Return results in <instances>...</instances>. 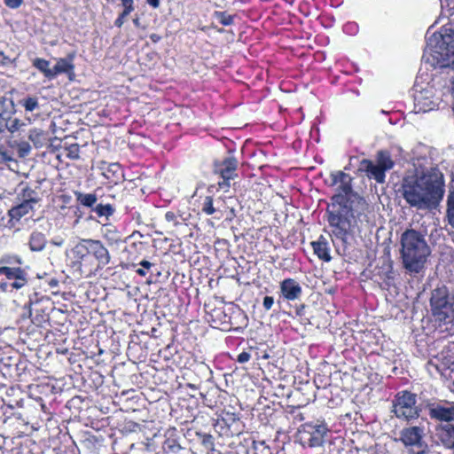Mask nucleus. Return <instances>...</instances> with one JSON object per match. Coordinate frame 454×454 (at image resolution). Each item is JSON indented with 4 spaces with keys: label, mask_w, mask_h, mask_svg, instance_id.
Returning <instances> with one entry per match:
<instances>
[{
    "label": "nucleus",
    "mask_w": 454,
    "mask_h": 454,
    "mask_svg": "<svg viewBox=\"0 0 454 454\" xmlns=\"http://www.w3.org/2000/svg\"><path fill=\"white\" fill-rule=\"evenodd\" d=\"M330 186H336L337 192L331 197L333 209H326L327 222L333 235L343 243L349 236L361 233L368 223L369 205L364 197L354 192L353 177L344 171L330 174Z\"/></svg>",
    "instance_id": "obj_1"
},
{
    "label": "nucleus",
    "mask_w": 454,
    "mask_h": 454,
    "mask_svg": "<svg viewBox=\"0 0 454 454\" xmlns=\"http://www.w3.org/2000/svg\"><path fill=\"white\" fill-rule=\"evenodd\" d=\"M399 193L411 207L418 210L435 209L445 193L443 174L437 168L403 177Z\"/></svg>",
    "instance_id": "obj_2"
},
{
    "label": "nucleus",
    "mask_w": 454,
    "mask_h": 454,
    "mask_svg": "<svg viewBox=\"0 0 454 454\" xmlns=\"http://www.w3.org/2000/svg\"><path fill=\"white\" fill-rule=\"evenodd\" d=\"M111 261L108 249L99 239H82L70 251L69 267L73 273L90 278Z\"/></svg>",
    "instance_id": "obj_3"
},
{
    "label": "nucleus",
    "mask_w": 454,
    "mask_h": 454,
    "mask_svg": "<svg viewBox=\"0 0 454 454\" xmlns=\"http://www.w3.org/2000/svg\"><path fill=\"white\" fill-rule=\"evenodd\" d=\"M400 244L403 267L409 272L419 273L430 254V248L424 235L414 229H407L401 235Z\"/></svg>",
    "instance_id": "obj_4"
},
{
    "label": "nucleus",
    "mask_w": 454,
    "mask_h": 454,
    "mask_svg": "<svg viewBox=\"0 0 454 454\" xmlns=\"http://www.w3.org/2000/svg\"><path fill=\"white\" fill-rule=\"evenodd\" d=\"M22 260L19 255L4 254L0 258V290L4 293H12L26 286L29 275L26 268L21 267Z\"/></svg>",
    "instance_id": "obj_5"
},
{
    "label": "nucleus",
    "mask_w": 454,
    "mask_h": 454,
    "mask_svg": "<svg viewBox=\"0 0 454 454\" xmlns=\"http://www.w3.org/2000/svg\"><path fill=\"white\" fill-rule=\"evenodd\" d=\"M429 305L434 322L445 325L454 320V294L446 286L432 290Z\"/></svg>",
    "instance_id": "obj_6"
},
{
    "label": "nucleus",
    "mask_w": 454,
    "mask_h": 454,
    "mask_svg": "<svg viewBox=\"0 0 454 454\" xmlns=\"http://www.w3.org/2000/svg\"><path fill=\"white\" fill-rule=\"evenodd\" d=\"M395 163L388 150H379L376 153L375 162L369 159H363L359 163L358 170L364 172L369 179L378 184H384L386 172L391 170Z\"/></svg>",
    "instance_id": "obj_7"
},
{
    "label": "nucleus",
    "mask_w": 454,
    "mask_h": 454,
    "mask_svg": "<svg viewBox=\"0 0 454 454\" xmlns=\"http://www.w3.org/2000/svg\"><path fill=\"white\" fill-rule=\"evenodd\" d=\"M215 427L221 436L233 437L244 431L245 425L240 419L239 411L234 406L227 405L222 410Z\"/></svg>",
    "instance_id": "obj_8"
},
{
    "label": "nucleus",
    "mask_w": 454,
    "mask_h": 454,
    "mask_svg": "<svg viewBox=\"0 0 454 454\" xmlns=\"http://www.w3.org/2000/svg\"><path fill=\"white\" fill-rule=\"evenodd\" d=\"M416 403V394L408 390L399 391L393 400V412L397 419L407 421L416 419L419 417L420 411Z\"/></svg>",
    "instance_id": "obj_9"
},
{
    "label": "nucleus",
    "mask_w": 454,
    "mask_h": 454,
    "mask_svg": "<svg viewBox=\"0 0 454 454\" xmlns=\"http://www.w3.org/2000/svg\"><path fill=\"white\" fill-rule=\"evenodd\" d=\"M239 161L234 156L215 160L213 173L218 177V187L225 192L231 187V181L238 177Z\"/></svg>",
    "instance_id": "obj_10"
},
{
    "label": "nucleus",
    "mask_w": 454,
    "mask_h": 454,
    "mask_svg": "<svg viewBox=\"0 0 454 454\" xmlns=\"http://www.w3.org/2000/svg\"><path fill=\"white\" fill-rule=\"evenodd\" d=\"M329 431L325 421L317 423L308 422L301 425L300 433L301 439L310 448L320 447L325 442V438Z\"/></svg>",
    "instance_id": "obj_11"
},
{
    "label": "nucleus",
    "mask_w": 454,
    "mask_h": 454,
    "mask_svg": "<svg viewBox=\"0 0 454 454\" xmlns=\"http://www.w3.org/2000/svg\"><path fill=\"white\" fill-rule=\"evenodd\" d=\"M449 406L438 403H429L427 404L428 416L431 419L445 422V424L454 421V403H448Z\"/></svg>",
    "instance_id": "obj_12"
},
{
    "label": "nucleus",
    "mask_w": 454,
    "mask_h": 454,
    "mask_svg": "<svg viewBox=\"0 0 454 454\" xmlns=\"http://www.w3.org/2000/svg\"><path fill=\"white\" fill-rule=\"evenodd\" d=\"M424 428L418 426L404 427L400 432V441L405 447H423Z\"/></svg>",
    "instance_id": "obj_13"
},
{
    "label": "nucleus",
    "mask_w": 454,
    "mask_h": 454,
    "mask_svg": "<svg viewBox=\"0 0 454 454\" xmlns=\"http://www.w3.org/2000/svg\"><path fill=\"white\" fill-rule=\"evenodd\" d=\"M280 296L286 301H295L301 296L302 288L297 280L287 278L279 283Z\"/></svg>",
    "instance_id": "obj_14"
},
{
    "label": "nucleus",
    "mask_w": 454,
    "mask_h": 454,
    "mask_svg": "<svg viewBox=\"0 0 454 454\" xmlns=\"http://www.w3.org/2000/svg\"><path fill=\"white\" fill-rule=\"evenodd\" d=\"M37 184L33 187L32 185L26 184L17 193L16 199L24 202L29 203L35 207L39 206L43 199V193L40 191V184L42 181H37Z\"/></svg>",
    "instance_id": "obj_15"
},
{
    "label": "nucleus",
    "mask_w": 454,
    "mask_h": 454,
    "mask_svg": "<svg viewBox=\"0 0 454 454\" xmlns=\"http://www.w3.org/2000/svg\"><path fill=\"white\" fill-rule=\"evenodd\" d=\"M35 206L24 202L22 200H19V203L13 207H12L8 210V216L9 221L8 223L11 224V226H14L16 223H18L20 219L26 215H27L30 213H33L35 211Z\"/></svg>",
    "instance_id": "obj_16"
},
{
    "label": "nucleus",
    "mask_w": 454,
    "mask_h": 454,
    "mask_svg": "<svg viewBox=\"0 0 454 454\" xmlns=\"http://www.w3.org/2000/svg\"><path fill=\"white\" fill-rule=\"evenodd\" d=\"M29 316L31 322L37 327H44L49 324L47 309L39 301L30 302Z\"/></svg>",
    "instance_id": "obj_17"
},
{
    "label": "nucleus",
    "mask_w": 454,
    "mask_h": 454,
    "mask_svg": "<svg viewBox=\"0 0 454 454\" xmlns=\"http://www.w3.org/2000/svg\"><path fill=\"white\" fill-rule=\"evenodd\" d=\"M313 249V253L317 257L325 262L332 260L331 249L326 238L324 235H320L317 240L310 243Z\"/></svg>",
    "instance_id": "obj_18"
},
{
    "label": "nucleus",
    "mask_w": 454,
    "mask_h": 454,
    "mask_svg": "<svg viewBox=\"0 0 454 454\" xmlns=\"http://www.w3.org/2000/svg\"><path fill=\"white\" fill-rule=\"evenodd\" d=\"M209 315L211 317L210 321L212 325H214V327H218L224 331L238 330L239 328L232 325L230 317L225 314L223 308L213 309Z\"/></svg>",
    "instance_id": "obj_19"
},
{
    "label": "nucleus",
    "mask_w": 454,
    "mask_h": 454,
    "mask_svg": "<svg viewBox=\"0 0 454 454\" xmlns=\"http://www.w3.org/2000/svg\"><path fill=\"white\" fill-rule=\"evenodd\" d=\"M16 356H3L0 358V374L3 379L12 381L17 378Z\"/></svg>",
    "instance_id": "obj_20"
},
{
    "label": "nucleus",
    "mask_w": 454,
    "mask_h": 454,
    "mask_svg": "<svg viewBox=\"0 0 454 454\" xmlns=\"http://www.w3.org/2000/svg\"><path fill=\"white\" fill-rule=\"evenodd\" d=\"M436 435L447 448H454V421L435 427Z\"/></svg>",
    "instance_id": "obj_21"
},
{
    "label": "nucleus",
    "mask_w": 454,
    "mask_h": 454,
    "mask_svg": "<svg viewBox=\"0 0 454 454\" xmlns=\"http://www.w3.org/2000/svg\"><path fill=\"white\" fill-rule=\"evenodd\" d=\"M74 58V54H68L67 58L59 59L56 65L53 67L54 77L59 74H67L73 72L74 69V65L73 64Z\"/></svg>",
    "instance_id": "obj_22"
},
{
    "label": "nucleus",
    "mask_w": 454,
    "mask_h": 454,
    "mask_svg": "<svg viewBox=\"0 0 454 454\" xmlns=\"http://www.w3.org/2000/svg\"><path fill=\"white\" fill-rule=\"evenodd\" d=\"M158 444L156 442H138L130 447L129 454H156Z\"/></svg>",
    "instance_id": "obj_23"
},
{
    "label": "nucleus",
    "mask_w": 454,
    "mask_h": 454,
    "mask_svg": "<svg viewBox=\"0 0 454 454\" xmlns=\"http://www.w3.org/2000/svg\"><path fill=\"white\" fill-rule=\"evenodd\" d=\"M28 139L33 143L35 148H42L50 141L48 131L39 129H31L28 134Z\"/></svg>",
    "instance_id": "obj_24"
},
{
    "label": "nucleus",
    "mask_w": 454,
    "mask_h": 454,
    "mask_svg": "<svg viewBox=\"0 0 454 454\" xmlns=\"http://www.w3.org/2000/svg\"><path fill=\"white\" fill-rule=\"evenodd\" d=\"M47 244L45 235L40 231H33L28 239V247L33 252H40L44 249Z\"/></svg>",
    "instance_id": "obj_25"
},
{
    "label": "nucleus",
    "mask_w": 454,
    "mask_h": 454,
    "mask_svg": "<svg viewBox=\"0 0 454 454\" xmlns=\"http://www.w3.org/2000/svg\"><path fill=\"white\" fill-rule=\"evenodd\" d=\"M103 238L108 242L109 245H116L121 241V233L115 226L112 224H105L102 227Z\"/></svg>",
    "instance_id": "obj_26"
},
{
    "label": "nucleus",
    "mask_w": 454,
    "mask_h": 454,
    "mask_svg": "<svg viewBox=\"0 0 454 454\" xmlns=\"http://www.w3.org/2000/svg\"><path fill=\"white\" fill-rule=\"evenodd\" d=\"M32 65L34 67L38 69L41 73H43L44 77H46L48 79L54 78L53 68L52 69L50 68V61L49 60H47L45 59H42V58H35V59H33Z\"/></svg>",
    "instance_id": "obj_27"
},
{
    "label": "nucleus",
    "mask_w": 454,
    "mask_h": 454,
    "mask_svg": "<svg viewBox=\"0 0 454 454\" xmlns=\"http://www.w3.org/2000/svg\"><path fill=\"white\" fill-rule=\"evenodd\" d=\"M77 201L83 207H89L92 210L98 200V197L95 193H83L79 191L74 192Z\"/></svg>",
    "instance_id": "obj_28"
},
{
    "label": "nucleus",
    "mask_w": 454,
    "mask_h": 454,
    "mask_svg": "<svg viewBox=\"0 0 454 454\" xmlns=\"http://www.w3.org/2000/svg\"><path fill=\"white\" fill-rule=\"evenodd\" d=\"M17 364V378L12 379V381L27 382V361L16 356Z\"/></svg>",
    "instance_id": "obj_29"
},
{
    "label": "nucleus",
    "mask_w": 454,
    "mask_h": 454,
    "mask_svg": "<svg viewBox=\"0 0 454 454\" xmlns=\"http://www.w3.org/2000/svg\"><path fill=\"white\" fill-rule=\"evenodd\" d=\"M442 38L446 57H454V30H450L449 34L443 35Z\"/></svg>",
    "instance_id": "obj_30"
},
{
    "label": "nucleus",
    "mask_w": 454,
    "mask_h": 454,
    "mask_svg": "<svg viewBox=\"0 0 454 454\" xmlns=\"http://www.w3.org/2000/svg\"><path fill=\"white\" fill-rule=\"evenodd\" d=\"M92 211L97 214L98 217H110L112 216L114 212L115 208L111 204H97L94 208H92Z\"/></svg>",
    "instance_id": "obj_31"
},
{
    "label": "nucleus",
    "mask_w": 454,
    "mask_h": 454,
    "mask_svg": "<svg viewBox=\"0 0 454 454\" xmlns=\"http://www.w3.org/2000/svg\"><path fill=\"white\" fill-rule=\"evenodd\" d=\"M162 449L167 453H177L181 450V446L176 438H167L163 444Z\"/></svg>",
    "instance_id": "obj_32"
},
{
    "label": "nucleus",
    "mask_w": 454,
    "mask_h": 454,
    "mask_svg": "<svg viewBox=\"0 0 454 454\" xmlns=\"http://www.w3.org/2000/svg\"><path fill=\"white\" fill-rule=\"evenodd\" d=\"M214 17L223 26H231L233 24V21H234V15H231L225 11H223V12L215 11L214 12Z\"/></svg>",
    "instance_id": "obj_33"
},
{
    "label": "nucleus",
    "mask_w": 454,
    "mask_h": 454,
    "mask_svg": "<svg viewBox=\"0 0 454 454\" xmlns=\"http://www.w3.org/2000/svg\"><path fill=\"white\" fill-rule=\"evenodd\" d=\"M148 426H152V422L143 421V423H137L129 421L125 425V429L131 433L139 434L141 430L146 429Z\"/></svg>",
    "instance_id": "obj_34"
},
{
    "label": "nucleus",
    "mask_w": 454,
    "mask_h": 454,
    "mask_svg": "<svg viewBox=\"0 0 454 454\" xmlns=\"http://www.w3.org/2000/svg\"><path fill=\"white\" fill-rule=\"evenodd\" d=\"M20 105L27 112H32L38 108V100L35 97H27L20 100Z\"/></svg>",
    "instance_id": "obj_35"
},
{
    "label": "nucleus",
    "mask_w": 454,
    "mask_h": 454,
    "mask_svg": "<svg viewBox=\"0 0 454 454\" xmlns=\"http://www.w3.org/2000/svg\"><path fill=\"white\" fill-rule=\"evenodd\" d=\"M12 100L1 97L0 98V117L4 118L5 116L9 115L12 113Z\"/></svg>",
    "instance_id": "obj_36"
},
{
    "label": "nucleus",
    "mask_w": 454,
    "mask_h": 454,
    "mask_svg": "<svg viewBox=\"0 0 454 454\" xmlns=\"http://www.w3.org/2000/svg\"><path fill=\"white\" fill-rule=\"evenodd\" d=\"M151 422H152V426H148V427L146 429L141 430L139 433L145 438L144 442H155L154 438L158 434V432H159L158 428H156L154 427V424L153 421H151Z\"/></svg>",
    "instance_id": "obj_37"
},
{
    "label": "nucleus",
    "mask_w": 454,
    "mask_h": 454,
    "mask_svg": "<svg viewBox=\"0 0 454 454\" xmlns=\"http://www.w3.org/2000/svg\"><path fill=\"white\" fill-rule=\"evenodd\" d=\"M447 216L450 224L454 228V190L448 196Z\"/></svg>",
    "instance_id": "obj_38"
},
{
    "label": "nucleus",
    "mask_w": 454,
    "mask_h": 454,
    "mask_svg": "<svg viewBox=\"0 0 454 454\" xmlns=\"http://www.w3.org/2000/svg\"><path fill=\"white\" fill-rule=\"evenodd\" d=\"M213 202L212 196H206L202 203L201 211L207 215H213L215 212Z\"/></svg>",
    "instance_id": "obj_39"
},
{
    "label": "nucleus",
    "mask_w": 454,
    "mask_h": 454,
    "mask_svg": "<svg viewBox=\"0 0 454 454\" xmlns=\"http://www.w3.org/2000/svg\"><path fill=\"white\" fill-rule=\"evenodd\" d=\"M16 150L20 158H25L29 154L31 146L28 142L24 141L17 144Z\"/></svg>",
    "instance_id": "obj_40"
},
{
    "label": "nucleus",
    "mask_w": 454,
    "mask_h": 454,
    "mask_svg": "<svg viewBox=\"0 0 454 454\" xmlns=\"http://www.w3.org/2000/svg\"><path fill=\"white\" fill-rule=\"evenodd\" d=\"M67 157L71 160H77L80 157V148L77 144H73L67 147Z\"/></svg>",
    "instance_id": "obj_41"
},
{
    "label": "nucleus",
    "mask_w": 454,
    "mask_h": 454,
    "mask_svg": "<svg viewBox=\"0 0 454 454\" xmlns=\"http://www.w3.org/2000/svg\"><path fill=\"white\" fill-rule=\"evenodd\" d=\"M179 218H181V215L176 214L174 211H168L165 214V219L168 223H171L174 226H178L181 224V222L179 221Z\"/></svg>",
    "instance_id": "obj_42"
},
{
    "label": "nucleus",
    "mask_w": 454,
    "mask_h": 454,
    "mask_svg": "<svg viewBox=\"0 0 454 454\" xmlns=\"http://www.w3.org/2000/svg\"><path fill=\"white\" fill-rule=\"evenodd\" d=\"M201 444L207 450H213L214 448V438L211 434H204L201 435Z\"/></svg>",
    "instance_id": "obj_43"
},
{
    "label": "nucleus",
    "mask_w": 454,
    "mask_h": 454,
    "mask_svg": "<svg viewBox=\"0 0 454 454\" xmlns=\"http://www.w3.org/2000/svg\"><path fill=\"white\" fill-rule=\"evenodd\" d=\"M132 12L131 11H127V10H123L120 14L119 16L117 17V19L114 20V26L117 27H121L124 21H125V19Z\"/></svg>",
    "instance_id": "obj_44"
},
{
    "label": "nucleus",
    "mask_w": 454,
    "mask_h": 454,
    "mask_svg": "<svg viewBox=\"0 0 454 454\" xmlns=\"http://www.w3.org/2000/svg\"><path fill=\"white\" fill-rule=\"evenodd\" d=\"M58 200L61 202V208L67 207L72 201V197L69 194L63 193L58 196Z\"/></svg>",
    "instance_id": "obj_45"
},
{
    "label": "nucleus",
    "mask_w": 454,
    "mask_h": 454,
    "mask_svg": "<svg viewBox=\"0 0 454 454\" xmlns=\"http://www.w3.org/2000/svg\"><path fill=\"white\" fill-rule=\"evenodd\" d=\"M202 395L203 403L206 406H207V407H209L211 409H213V408H215L216 406L217 402L216 401H213L211 398L208 397L209 396V392H207L205 395Z\"/></svg>",
    "instance_id": "obj_46"
},
{
    "label": "nucleus",
    "mask_w": 454,
    "mask_h": 454,
    "mask_svg": "<svg viewBox=\"0 0 454 454\" xmlns=\"http://www.w3.org/2000/svg\"><path fill=\"white\" fill-rule=\"evenodd\" d=\"M4 3L11 9H18L23 4V0H4Z\"/></svg>",
    "instance_id": "obj_47"
},
{
    "label": "nucleus",
    "mask_w": 454,
    "mask_h": 454,
    "mask_svg": "<svg viewBox=\"0 0 454 454\" xmlns=\"http://www.w3.org/2000/svg\"><path fill=\"white\" fill-rule=\"evenodd\" d=\"M274 304V298L272 296H265L262 301V306L265 310H270Z\"/></svg>",
    "instance_id": "obj_48"
},
{
    "label": "nucleus",
    "mask_w": 454,
    "mask_h": 454,
    "mask_svg": "<svg viewBox=\"0 0 454 454\" xmlns=\"http://www.w3.org/2000/svg\"><path fill=\"white\" fill-rule=\"evenodd\" d=\"M250 358H251L250 353H248L247 351H243L238 356L237 362H239V364H244V363L248 362L250 360Z\"/></svg>",
    "instance_id": "obj_49"
},
{
    "label": "nucleus",
    "mask_w": 454,
    "mask_h": 454,
    "mask_svg": "<svg viewBox=\"0 0 454 454\" xmlns=\"http://www.w3.org/2000/svg\"><path fill=\"white\" fill-rule=\"evenodd\" d=\"M290 413L294 414V420L303 421L305 419L303 414L298 411V407H292Z\"/></svg>",
    "instance_id": "obj_50"
},
{
    "label": "nucleus",
    "mask_w": 454,
    "mask_h": 454,
    "mask_svg": "<svg viewBox=\"0 0 454 454\" xmlns=\"http://www.w3.org/2000/svg\"><path fill=\"white\" fill-rule=\"evenodd\" d=\"M121 2V5L123 6V10L131 11L135 10L134 7V0H120Z\"/></svg>",
    "instance_id": "obj_51"
},
{
    "label": "nucleus",
    "mask_w": 454,
    "mask_h": 454,
    "mask_svg": "<svg viewBox=\"0 0 454 454\" xmlns=\"http://www.w3.org/2000/svg\"><path fill=\"white\" fill-rule=\"evenodd\" d=\"M13 59L7 57L3 51L0 52V64L2 66H9L12 64Z\"/></svg>",
    "instance_id": "obj_52"
},
{
    "label": "nucleus",
    "mask_w": 454,
    "mask_h": 454,
    "mask_svg": "<svg viewBox=\"0 0 454 454\" xmlns=\"http://www.w3.org/2000/svg\"><path fill=\"white\" fill-rule=\"evenodd\" d=\"M144 247V244L143 242H134L130 245V249H135V250H137V249H140ZM129 253H131V250H129Z\"/></svg>",
    "instance_id": "obj_53"
},
{
    "label": "nucleus",
    "mask_w": 454,
    "mask_h": 454,
    "mask_svg": "<svg viewBox=\"0 0 454 454\" xmlns=\"http://www.w3.org/2000/svg\"><path fill=\"white\" fill-rule=\"evenodd\" d=\"M149 37H150L151 41H152L153 43H158V42H160V41L161 40V36H160V35H158V34H154V33H153V34H151V35H149Z\"/></svg>",
    "instance_id": "obj_54"
},
{
    "label": "nucleus",
    "mask_w": 454,
    "mask_h": 454,
    "mask_svg": "<svg viewBox=\"0 0 454 454\" xmlns=\"http://www.w3.org/2000/svg\"><path fill=\"white\" fill-rule=\"evenodd\" d=\"M138 264L141 265L145 270H149L153 266V263L146 260L141 261Z\"/></svg>",
    "instance_id": "obj_55"
},
{
    "label": "nucleus",
    "mask_w": 454,
    "mask_h": 454,
    "mask_svg": "<svg viewBox=\"0 0 454 454\" xmlns=\"http://www.w3.org/2000/svg\"><path fill=\"white\" fill-rule=\"evenodd\" d=\"M98 442V441H97V438H96L95 436H93V435H89L88 437H86V438L82 441V442H83L84 444H86L87 442L93 443V442Z\"/></svg>",
    "instance_id": "obj_56"
},
{
    "label": "nucleus",
    "mask_w": 454,
    "mask_h": 454,
    "mask_svg": "<svg viewBox=\"0 0 454 454\" xmlns=\"http://www.w3.org/2000/svg\"><path fill=\"white\" fill-rule=\"evenodd\" d=\"M442 3V2H445L446 4V6L450 9V10H452L453 12H454V0H441Z\"/></svg>",
    "instance_id": "obj_57"
},
{
    "label": "nucleus",
    "mask_w": 454,
    "mask_h": 454,
    "mask_svg": "<svg viewBox=\"0 0 454 454\" xmlns=\"http://www.w3.org/2000/svg\"><path fill=\"white\" fill-rule=\"evenodd\" d=\"M147 3L154 9L160 6V0H147Z\"/></svg>",
    "instance_id": "obj_58"
},
{
    "label": "nucleus",
    "mask_w": 454,
    "mask_h": 454,
    "mask_svg": "<svg viewBox=\"0 0 454 454\" xmlns=\"http://www.w3.org/2000/svg\"><path fill=\"white\" fill-rule=\"evenodd\" d=\"M49 286L52 288L57 287L59 286V280L54 278H51L49 281Z\"/></svg>",
    "instance_id": "obj_59"
},
{
    "label": "nucleus",
    "mask_w": 454,
    "mask_h": 454,
    "mask_svg": "<svg viewBox=\"0 0 454 454\" xmlns=\"http://www.w3.org/2000/svg\"><path fill=\"white\" fill-rule=\"evenodd\" d=\"M136 272H137V274H138L141 277H145V275H146V271L144 268L143 269L139 268V269L136 270Z\"/></svg>",
    "instance_id": "obj_60"
},
{
    "label": "nucleus",
    "mask_w": 454,
    "mask_h": 454,
    "mask_svg": "<svg viewBox=\"0 0 454 454\" xmlns=\"http://www.w3.org/2000/svg\"><path fill=\"white\" fill-rule=\"evenodd\" d=\"M408 454H425V451L424 450H418V451L410 450L408 452Z\"/></svg>",
    "instance_id": "obj_61"
},
{
    "label": "nucleus",
    "mask_w": 454,
    "mask_h": 454,
    "mask_svg": "<svg viewBox=\"0 0 454 454\" xmlns=\"http://www.w3.org/2000/svg\"><path fill=\"white\" fill-rule=\"evenodd\" d=\"M133 23H134L135 26L138 27L139 26V19L138 18L134 19L133 20Z\"/></svg>",
    "instance_id": "obj_62"
},
{
    "label": "nucleus",
    "mask_w": 454,
    "mask_h": 454,
    "mask_svg": "<svg viewBox=\"0 0 454 454\" xmlns=\"http://www.w3.org/2000/svg\"><path fill=\"white\" fill-rule=\"evenodd\" d=\"M113 168H120V165L119 164H113L112 165Z\"/></svg>",
    "instance_id": "obj_63"
}]
</instances>
